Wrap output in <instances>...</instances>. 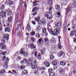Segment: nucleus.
<instances>
[{
  "label": "nucleus",
  "instance_id": "nucleus-58",
  "mask_svg": "<svg viewBox=\"0 0 76 76\" xmlns=\"http://www.w3.org/2000/svg\"><path fill=\"white\" fill-rule=\"evenodd\" d=\"M20 32L18 31L17 34V36H20Z\"/></svg>",
  "mask_w": 76,
  "mask_h": 76
},
{
  "label": "nucleus",
  "instance_id": "nucleus-33",
  "mask_svg": "<svg viewBox=\"0 0 76 76\" xmlns=\"http://www.w3.org/2000/svg\"><path fill=\"white\" fill-rule=\"evenodd\" d=\"M31 40L32 42H34L35 41V38L34 37H31Z\"/></svg>",
  "mask_w": 76,
  "mask_h": 76
},
{
  "label": "nucleus",
  "instance_id": "nucleus-32",
  "mask_svg": "<svg viewBox=\"0 0 76 76\" xmlns=\"http://www.w3.org/2000/svg\"><path fill=\"white\" fill-rule=\"evenodd\" d=\"M37 10V7H34L32 10V12H34Z\"/></svg>",
  "mask_w": 76,
  "mask_h": 76
},
{
  "label": "nucleus",
  "instance_id": "nucleus-47",
  "mask_svg": "<svg viewBox=\"0 0 76 76\" xmlns=\"http://www.w3.org/2000/svg\"><path fill=\"white\" fill-rule=\"evenodd\" d=\"M7 53V52L6 51H5L4 52H2V54L3 56H4L5 55V54Z\"/></svg>",
  "mask_w": 76,
  "mask_h": 76
},
{
  "label": "nucleus",
  "instance_id": "nucleus-27",
  "mask_svg": "<svg viewBox=\"0 0 76 76\" xmlns=\"http://www.w3.org/2000/svg\"><path fill=\"white\" fill-rule=\"evenodd\" d=\"M55 8L56 9V10H59V9H60V6L58 5H55Z\"/></svg>",
  "mask_w": 76,
  "mask_h": 76
},
{
  "label": "nucleus",
  "instance_id": "nucleus-36",
  "mask_svg": "<svg viewBox=\"0 0 76 76\" xmlns=\"http://www.w3.org/2000/svg\"><path fill=\"white\" fill-rule=\"evenodd\" d=\"M63 72H64V70L62 69H61L59 71V73H60V74H63Z\"/></svg>",
  "mask_w": 76,
  "mask_h": 76
},
{
  "label": "nucleus",
  "instance_id": "nucleus-57",
  "mask_svg": "<svg viewBox=\"0 0 76 76\" xmlns=\"http://www.w3.org/2000/svg\"><path fill=\"white\" fill-rule=\"evenodd\" d=\"M34 56L37 57V51H35V53H34Z\"/></svg>",
  "mask_w": 76,
  "mask_h": 76
},
{
  "label": "nucleus",
  "instance_id": "nucleus-23",
  "mask_svg": "<svg viewBox=\"0 0 76 76\" xmlns=\"http://www.w3.org/2000/svg\"><path fill=\"white\" fill-rule=\"evenodd\" d=\"M42 38H41L40 39H39L37 41V43H39V44H41V42L42 41Z\"/></svg>",
  "mask_w": 76,
  "mask_h": 76
},
{
  "label": "nucleus",
  "instance_id": "nucleus-14",
  "mask_svg": "<svg viewBox=\"0 0 76 76\" xmlns=\"http://www.w3.org/2000/svg\"><path fill=\"white\" fill-rule=\"evenodd\" d=\"M5 32H10V29L9 28L6 27L4 29Z\"/></svg>",
  "mask_w": 76,
  "mask_h": 76
},
{
  "label": "nucleus",
  "instance_id": "nucleus-18",
  "mask_svg": "<svg viewBox=\"0 0 76 76\" xmlns=\"http://www.w3.org/2000/svg\"><path fill=\"white\" fill-rule=\"evenodd\" d=\"M7 62H5L3 66V67L4 69H6L7 67Z\"/></svg>",
  "mask_w": 76,
  "mask_h": 76
},
{
  "label": "nucleus",
  "instance_id": "nucleus-45",
  "mask_svg": "<svg viewBox=\"0 0 76 76\" xmlns=\"http://www.w3.org/2000/svg\"><path fill=\"white\" fill-rule=\"evenodd\" d=\"M5 7V6H4V5H2L1 7L0 10H2V9H4Z\"/></svg>",
  "mask_w": 76,
  "mask_h": 76
},
{
  "label": "nucleus",
  "instance_id": "nucleus-59",
  "mask_svg": "<svg viewBox=\"0 0 76 76\" xmlns=\"http://www.w3.org/2000/svg\"><path fill=\"white\" fill-rule=\"evenodd\" d=\"M4 3L5 4L7 5L9 4V2L7 1H5Z\"/></svg>",
  "mask_w": 76,
  "mask_h": 76
},
{
  "label": "nucleus",
  "instance_id": "nucleus-1",
  "mask_svg": "<svg viewBox=\"0 0 76 76\" xmlns=\"http://www.w3.org/2000/svg\"><path fill=\"white\" fill-rule=\"evenodd\" d=\"M51 12H47L45 14V17H46L48 19H51L53 18Z\"/></svg>",
  "mask_w": 76,
  "mask_h": 76
},
{
  "label": "nucleus",
  "instance_id": "nucleus-53",
  "mask_svg": "<svg viewBox=\"0 0 76 76\" xmlns=\"http://www.w3.org/2000/svg\"><path fill=\"white\" fill-rule=\"evenodd\" d=\"M12 72H13V73H15V75L17 74V72H16V71L15 70H12Z\"/></svg>",
  "mask_w": 76,
  "mask_h": 76
},
{
  "label": "nucleus",
  "instance_id": "nucleus-39",
  "mask_svg": "<svg viewBox=\"0 0 76 76\" xmlns=\"http://www.w3.org/2000/svg\"><path fill=\"white\" fill-rule=\"evenodd\" d=\"M54 58V56H53L52 55H51L50 56V60H53Z\"/></svg>",
  "mask_w": 76,
  "mask_h": 76
},
{
  "label": "nucleus",
  "instance_id": "nucleus-30",
  "mask_svg": "<svg viewBox=\"0 0 76 76\" xmlns=\"http://www.w3.org/2000/svg\"><path fill=\"white\" fill-rule=\"evenodd\" d=\"M21 27L22 25H21V24H20V25H19V24H18L17 25V29H18L19 28H21Z\"/></svg>",
  "mask_w": 76,
  "mask_h": 76
},
{
  "label": "nucleus",
  "instance_id": "nucleus-15",
  "mask_svg": "<svg viewBox=\"0 0 76 76\" xmlns=\"http://www.w3.org/2000/svg\"><path fill=\"white\" fill-rule=\"evenodd\" d=\"M52 64H53L54 66H56V65H57V61H53L52 62Z\"/></svg>",
  "mask_w": 76,
  "mask_h": 76
},
{
  "label": "nucleus",
  "instance_id": "nucleus-42",
  "mask_svg": "<svg viewBox=\"0 0 76 76\" xmlns=\"http://www.w3.org/2000/svg\"><path fill=\"white\" fill-rule=\"evenodd\" d=\"M5 72V70H3L1 71H0V73L2 74V73H4Z\"/></svg>",
  "mask_w": 76,
  "mask_h": 76
},
{
  "label": "nucleus",
  "instance_id": "nucleus-35",
  "mask_svg": "<svg viewBox=\"0 0 76 76\" xmlns=\"http://www.w3.org/2000/svg\"><path fill=\"white\" fill-rule=\"evenodd\" d=\"M76 1H74V2L72 3V6L73 7H75L76 6Z\"/></svg>",
  "mask_w": 76,
  "mask_h": 76
},
{
  "label": "nucleus",
  "instance_id": "nucleus-11",
  "mask_svg": "<svg viewBox=\"0 0 76 76\" xmlns=\"http://www.w3.org/2000/svg\"><path fill=\"white\" fill-rule=\"evenodd\" d=\"M70 10H71L70 7H67L66 11V14H68V13H69V12L70 11Z\"/></svg>",
  "mask_w": 76,
  "mask_h": 76
},
{
  "label": "nucleus",
  "instance_id": "nucleus-28",
  "mask_svg": "<svg viewBox=\"0 0 76 76\" xmlns=\"http://www.w3.org/2000/svg\"><path fill=\"white\" fill-rule=\"evenodd\" d=\"M50 76H55V73L54 72H51L49 74Z\"/></svg>",
  "mask_w": 76,
  "mask_h": 76
},
{
  "label": "nucleus",
  "instance_id": "nucleus-54",
  "mask_svg": "<svg viewBox=\"0 0 76 76\" xmlns=\"http://www.w3.org/2000/svg\"><path fill=\"white\" fill-rule=\"evenodd\" d=\"M12 12L11 11H10L9 12H8L7 15H12Z\"/></svg>",
  "mask_w": 76,
  "mask_h": 76
},
{
  "label": "nucleus",
  "instance_id": "nucleus-52",
  "mask_svg": "<svg viewBox=\"0 0 76 76\" xmlns=\"http://www.w3.org/2000/svg\"><path fill=\"white\" fill-rule=\"evenodd\" d=\"M1 49L2 50H5L6 49V47L4 46L3 45L1 47Z\"/></svg>",
  "mask_w": 76,
  "mask_h": 76
},
{
  "label": "nucleus",
  "instance_id": "nucleus-60",
  "mask_svg": "<svg viewBox=\"0 0 76 76\" xmlns=\"http://www.w3.org/2000/svg\"><path fill=\"white\" fill-rule=\"evenodd\" d=\"M37 14V12H35L33 13V16H35Z\"/></svg>",
  "mask_w": 76,
  "mask_h": 76
},
{
  "label": "nucleus",
  "instance_id": "nucleus-64",
  "mask_svg": "<svg viewBox=\"0 0 76 76\" xmlns=\"http://www.w3.org/2000/svg\"><path fill=\"white\" fill-rule=\"evenodd\" d=\"M51 42H54V38L53 37V38L51 39Z\"/></svg>",
  "mask_w": 76,
  "mask_h": 76
},
{
  "label": "nucleus",
  "instance_id": "nucleus-37",
  "mask_svg": "<svg viewBox=\"0 0 76 76\" xmlns=\"http://www.w3.org/2000/svg\"><path fill=\"white\" fill-rule=\"evenodd\" d=\"M59 26H61V23L60 22H58V27H59Z\"/></svg>",
  "mask_w": 76,
  "mask_h": 76
},
{
  "label": "nucleus",
  "instance_id": "nucleus-12",
  "mask_svg": "<svg viewBox=\"0 0 76 76\" xmlns=\"http://www.w3.org/2000/svg\"><path fill=\"white\" fill-rule=\"evenodd\" d=\"M8 22H12V20H13V17L12 16H10L8 18Z\"/></svg>",
  "mask_w": 76,
  "mask_h": 76
},
{
  "label": "nucleus",
  "instance_id": "nucleus-8",
  "mask_svg": "<svg viewBox=\"0 0 76 76\" xmlns=\"http://www.w3.org/2000/svg\"><path fill=\"white\" fill-rule=\"evenodd\" d=\"M75 34H76V30L72 31L71 32V33L70 34V37H72V36H73V35H75Z\"/></svg>",
  "mask_w": 76,
  "mask_h": 76
},
{
  "label": "nucleus",
  "instance_id": "nucleus-62",
  "mask_svg": "<svg viewBox=\"0 0 76 76\" xmlns=\"http://www.w3.org/2000/svg\"><path fill=\"white\" fill-rule=\"evenodd\" d=\"M32 24H33V25H35V24H36L35 21H32Z\"/></svg>",
  "mask_w": 76,
  "mask_h": 76
},
{
  "label": "nucleus",
  "instance_id": "nucleus-24",
  "mask_svg": "<svg viewBox=\"0 0 76 76\" xmlns=\"http://www.w3.org/2000/svg\"><path fill=\"white\" fill-rule=\"evenodd\" d=\"M58 47L59 49H61V43L60 42L58 43Z\"/></svg>",
  "mask_w": 76,
  "mask_h": 76
},
{
  "label": "nucleus",
  "instance_id": "nucleus-21",
  "mask_svg": "<svg viewBox=\"0 0 76 76\" xmlns=\"http://www.w3.org/2000/svg\"><path fill=\"white\" fill-rule=\"evenodd\" d=\"M24 61H27V59H23V60L20 61L21 64H24V63H25Z\"/></svg>",
  "mask_w": 76,
  "mask_h": 76
},
{
  "label": "nucleus",
  "instance_id": "nucleus-29",
  "mask_svg": "<svg viewBox=\"0 0 76 76\" xmlns=\"http://www.w3.org/2000/svg\"><path fill=\"white\" fill-rule=\"evenodd\" d=\"M8 3L10 5H12L13 4V2L12 1H9Z\"/></svg>",
  "mask_w": 76,
  "mask_h": 76
},
{
  "label": "nucleus",
  "instance_id": "nucleus-51",
  "mask_svg": "<svg viewBox=\"0 0 76 76\" xmlns=\"http://www.w3.org/2000/svg\"><path fill=\"white\" fill-rule=\"evenodd\" d=\"M25 66L24 65L20 67V68H21V69H22V70L23 69H25Z\"/></svg>",
  "mask_w": 76,
  "mask_h": 76
},
{
  "label": "nucleus",
  "instance_id": "nucleus-3",
  "mask_svg": "<svg viewBox=\"0 0 76 76\" xmlns=\"http://www.w3.org/2000/svg\"><path fill=\"white\" fill-rule=\"evenodd\" d=\"M20 53L21 54H23V56L24 57H27L28 56V53L27 52H23L22 50H21L20 52Z\"/></svg>",
  "mask_w": 76,
  "mask_h": 76
},
{
  "label": "nucleus",
  "instance_id": "nucleus-49",
  "mask_svg": "<svg viewBox=\"0 0 76 76\" xmlns=\"http://www.w3.org/2000/svg\"><path fill=\"white\" fill-rule=\"evenodd\" d=\"M5 60H6V61H7V62H6V63L7 62V64H8V61H9V58L8 57L6 58H5Z\"/></svg>",
  "mask_w": 76,
  "mask_h": 76
},
{
  "label": "nucleus",
  "instance_id": "nucleus-61",
  "mask_svg": "<svg viewBox=\"0 0 76 76\" xmlns=\"http://www.w3.org/2000/svg\"><path fill=\"white\" fill-rule=\"evenodd\" d=\"M7 26L8 27H11V26H12V25H10L9 23H8Z\"/></svg>",
  "mask_w": 76,
  "mask_h": 76
},
{
  "label": "nucleus",
  "instance_id": "nucleus-31",
  "mask_svg": "<svg viewBox=\"0 0 76 76\" xmlns=\"http://www.w3.org/2000/svg\"><path fill=\"white\" fill-rule=\"evenodd\" d=\"M34 19L36 21H37V22H38L39 20V17H38L37 18H35Z\"/></svg>",
  "mask_w": 76,
  "mask_h": 76
},
{
  "label": "nucleus",
  "instance_id": "nucleus-4",
  "mask_svg": "<svg viewBox=\"0 0 76 76\" xmlns=\"http://www.w3.org/2000/svg\"><path fill=\"white\" fill-rule=\"evenodd\" d=\"M0 16H1L2 18L6 17V13L3 11H1L0 13Z\"/></svg>",
  "mask_w": 76,
  "mask_h": 76
},
{
  "label": "nucleus",
  "instance_id": "nucleus-34",
  "mask_svg": "<svg viewBox=\"0 0 76 76\" xmlns=\"http://www.w3.org/2000/svg\"><path fill=\"white\" fill-rule=\"evenodd\" d=\"M37 70H38V71H39L40 70H42V67H39V66H37Z\"/></svg>",
  "mask_w": 76,
  "mask_h": 76
},
{
  "label": "nucleus",
  "instance_id": "nucleus-48",
  "mask_svg": "<svg viewBox=\"0 0 76 76\" xmlns=\"http://www.w3.org/2000/svg\"><path fill=\"white\" fill-rule=\"evenodd\" d=\"M36 37H37V38H39L40 37V35H39V34L37 33V35H36Z\"/></svg>",
  "mask_w": 76,
  "mask_h": 76
},
{
  "label": "nucleus",
  "instance_id": "nucleus-13",
  "mask_svg": "<svg viewBox=\"0 0 76 76\" xmlns=\"http://www.w3.org/2000/svg\"><path fill=\"white\" fill-rule=\"evenodd\" d=\"M29 45H30V47L31 49H32V48H33L34 49L35 48V47L34 46V44L31 43L29 44Z\"/></svg>",
  "mask_w": 76,
  "mask_h": 76
},
{
  "label": "nucleus",
  "instance_id": "nucleus-50",
  "mask_svg": "<svg viewBox=\"0 0 76 76\" xmlns=\"http://www.w3.org/2000/svg\"><path fill=\"white\" fill-rule=\"evenodd\" d=\"M37 31H40V30L41 29V28L39 26V25L38 26L37 28Z\"/></svg>",
  "mask_w": 76,
  "mask_h": 76
},
{
  "label": "nucleus",
  "instance_id": "nucleus-5",
  "mask_svg": "<svg viewBox=\"0 0 76 76\" xmlns=\"http://www.w3.org/2000/svg\"><path fill=\"white\" fill-rule=\"evenodd\" d=\"M3 38L7 40V41L9 40V35L7 34H4Z\"/></svg>",
  "mask_w": 76,
  "mask_h": 76
},
{
  "label": "nucleus",
  "instance_id": "nucleus-56",
  "mask_svg": "<svg viewBox=\"0 0 76 76\" xmlns=\"http://www.w3.org/2000/svg\"><path fill=\"white\" fill-rule=\"evenodd\" d=\"M44 40L45 42H47V41H48V39L47 38H45L44 39Z\"/></svg>",
  "mask_w": 76,
  "mask_h": 76
},
{
  "label": "nucleus",
  "instance_id": "nucleus-41",
  "mask_svg": "<svg viewBox=\"0 0 76 76\" xmlns=\"http://www.w3.org/2000/svg\"><path fill=\"white\" fill-rule=\"evenodd\" d=\"M53 69L52 68H50L48 70L49 73L51 72H53Z\"/></svg>",
  "mask_w": 76,
  "mask_h": 76
},
{
  "label": "nucleus",
  "instance_id": "nucleus-44",
  "mask_svg": "<svg viewBox=\"0 0 76 76\" xmlns=\"http://www.w3.org/2000/svg\"><path fill=\"white\" fill-rule=\"evenodd\" d=\"M37 3H38V1H34L33 4L36 5V6H37V5H38V4H37Z\"/></svg>",
  "mask_w": 76,
  "mask_h": 76
},
{
  "label": "nucleus",
  "instance_id": "nucleus-63",
  "mask_svg": "<svg viewBox=\"0 0 76 76\" xmlns=\"http://www.w3.org/2000/svg\"><path fill=\"white\" fill-rule=\"evenodd\" d=\"M74 42H75V43H76V38H74Z\"/></svg>",
  "mask_w": 76,
  "mask_h": 76
},
{
  "label": "nucleus",
  "instance_id": "nucleus-22",
  "mask_svg": "<svg viewBox=\"0 0 76 76\" xmlns=\"http://www.w3.org/2000/svg\"><path fill=\"white\" fill-rule=\"evenodd\" d=\"M60 63L61 65H62V66H64V65H66V63L64 62L63 61H61L60 62Z\"/></svg>",
  "mask_w": 76,
  "mask_h": 76
},
{
  "label": "nucleus",
  "instance_id": "nucleus-20",
  "mask_svg": "<svg viewBox=\"0 0 76 76\" xmlns=\"http://www.w3.org/2000/svg\"><path fill=\"white\" fill-rule=\"evenodd\" d=\"M42 24H43L44 26H45L46 24V21L45 20H43L42 21Z\"/></svg>",
  "mask_w": 76,
  "mask_h": 76
},
{
  "label": "nucleus",
  "instance_id": "nucleus-43",
  "mask_svg": "<svg viewBox=\"0 0 76 76\" xmlns=\"http://www.w3.org/2000/svg\"><path fill=\"white\" fill-rule=\"evenodd\" d=\"M35 33L34 31H32L31 33V35H32V36L35 35Z\"/></svg>",
  "mask_w": 76,
  "mask_h": 76
},
{
  "label": "nucleus",
  "instance_id": "nucleus-2",
  "mask_svg": "<svg viewBox=\"0 0 76 76\" xmlns=\"http://www.w3.org/2000/svg\"><path fill=\"white\" fill-rule=\"evenodd\" d=\"M60 32V27H57V28L54 30V32L52 33V34H53V35H57L58 34H55L54 33H56V34H58V33H59Z\"/></svg>",
  "mask_w": 76,
  "mask_h": 76
},
{
  "label": "nucleus",
  "instance_id": "nucleus-25",
  "mask_svg": "<svg viewBox=\"0 0 76 76\" xmlns=\"http://www.w3.org/2000/svg\"><path fill=\"white\" fill-rule=\"evenodd\" d=\"M42 31L43 32V34H45L46 33V31H47V29L45 28H43L42 29Z\"/></svg>",
  "mask_w": 76,
  "mask_h": 76
},
{
  "label": "nucleus",
  "instance_id": "nucleus-46",
  "mask_svg": "<svg viewBox=\"0 0 76 76\" xmlns=\"http://www.w3.org/2000/svg\"><path fill=\"white\" fill-rule=\"evenodd\" d=\"M44 51H45V49H43L42 50H41V53L42 54H43L44 53Z\"/></svg>",
  "mask_w": 76,
  "mask_h": 76
},
{
  "label": "nucleus",
  "instance_id": "nucleus-10",
  "mask_svg": "<svg viewBox=\"0 0 76 76\" xmlns=\"http://www.w3.org/2000/svg\"><path fill=\"white\" fill-rule=\"evenodd\" d=\"M26 28L28 32H30L31 31V28L29 24H28Z\"/></svg>",
  "mask_w": 76,
  "mask_h": 76
},
{
  "label": "nucleus",
  "instance_id": "nucleus-55",
  "mask_svg": "<svg viewBox=\"0 0 76 76\" xmlns=\"http://www.w3.org/2000/svg\"><path fill=\"white\" fill-rule=\"evenodd\" d=\"M17 59L18 60H21V59H22V58H21V57H20V56H18L17 57Z\"/></svg>",
  "mask_w": 76,
  "mask_h": 76
},
{
  "label": "nucleus",
  "instance_id": "nucleus-6",
  "mask_svg": "<svg viewBox=\"0 0 76 76\" xmlns=\"http://www.w3.org/2000/svg\"><path fill=\"white\" fill-rule=\"evenodd\" d=\"M48 30L49 32H50V34L53 33V31L51 29V27L49 25H48Z\"/></svg>",
  "mask_w": 76,
  "mask_h": 76
},
{
  "label": "nucleus",
  "instance_id": "nucleus-16",
  "mask_svg": "<svg viewBox=\"0 0 76 76\" xmlns=\"http://www.w3.org/2000/svg\"><path fill=\"white\" fill-rule=\"evenodd\" d=\"M31 68L32 69H35L37 68V65L36 64L32 65L31 66Z\"/></svg>",
  "mask_w": 76,
  "mask_h": 76
},
{
  "label": "nucleus",
  "instance_id": "nucleus-40",
  "mask_svg": "<svg viewBox=\"0 0 76 76\" xmlns=\"http://www.w3.org/2000/svg\"><path fill=\"white\" fill-rule=\"evenodd\" d=\"M6 39H4V38H3L2 39V40H1V42H2V43H6Z\"/></svg>",
  "mask_w": 76,
  "mask_h": 76
},
{
  "label": "nucleus",
  "instance_id": "nucleus-17",
  "mask_svg": "<svg viewBox=\"0 0 76 76\" xmlns=\"http://www.w3.org/2000/svg\"><path fill=\"white\" fill-rule=\"evenodd\" d=\"M22 73L23 74L26 75V74L28 73V71L25 69L23 70L22 71Z\"/></svg>",
  "mask_w": 76,
  "mask_h": 76
},
{
  "label": "nucleus",
  "instance_id": "nucleus-19",
  "mask_svg": "<svg viewBox=\"0 0 76 76\" xmlns=\"http://www.w3.org/2000/svg\"><path fill=\"white\" fill-rule=\"evenodd\" d=\"M48 3L49 5H52V4H53V1H52L51 0H48Z\"/></svg>",
  "mask_w": 76,
  "mask_h": 76
},
{
  "label": "nucleus",
  "instance_id": "nucleus-7",
  "mask_svg": "<svg viewBox=\"0 0 76 76\" xmlns=\"http://www.w3.org/2000/svg\"><path fill=\"white\" fill-rule=\"evenodd\" d=\"M26 64L28 66H31V65H32V62L31 61V59H28V61H26Z\"/></svg>",
  "mask_w": 76,
  "mask_h": 76
},
{
  "label": "nucleus",
  "instance_id": "nucleus-9",
  "mask_svg": "<svg viewBox=\"0 0 76 76\" xmlns=\"http://www.w3.org/2000/svg\"><path fill=\"white\" fill-rule=\"evenodd\" d=\"M44 64L45 65V66H46V67H50V63L48 61H45Z\"/></svg>",
  "mask_w": 76,
  "mask_h": 76
},
{
  "label": "nucleus",
  "instance_id": "nucleus-38",
  "mask_svg": "<svg viewBox=\"0 0 76 76\" xmlns=\"http://www.w3.org/2000/svg\"><path fill=\"white\" fill-rule=\"evenodd\" d=\"M57 15L58 16V18H59V17H60V16H61V13H60V12H58L57 13Z\"/></svg>",
  "mask_w": 76,
  "mask_h": 76
},
{
  "label": "nucleus",
  "instance_id": "nucleus-26",
  "mask_svg": "<svg viewBox=\"0 0 76 76\" xmlns=\"http://www.w3.org/2000/svg\"><path fill=\"white\" fill-rule=\"evenodd\" d=\"M63 54V52L61 51V52H60L59 53V54H58V56L59 57H61V56H62V54Z\"/></svg>",
  "mask_w": 76,
  "mask_h": 76
}]
</instances>
